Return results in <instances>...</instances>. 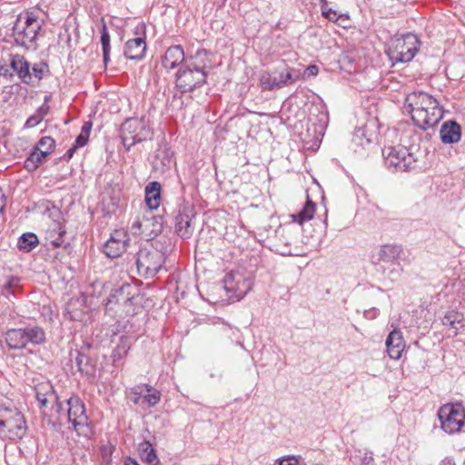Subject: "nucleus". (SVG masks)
Returning <instances> with one entry per match:
<instances>
[{
  "instance_id": "1",
  "label": "nucleus",
  "mask_w": 465,
  "mask_h": 465,
  "mask_svg": "<svg viewBox=\"0 0 465 465\" xmlns=\"http://www.w3.org/2000/svg\"><path fill=\"white\" fill-rule=\"evenodd\" d=\"M404 108L411 115L414 124L423 130L433 127L443 117V110L439 102L422 91L408 94Z\"/></svg>"
},
{
  "instance_id": "2",
  "label": "nucleus",
  "mask_w": 465,
  "mask_h": 465,
  "mask_svg": "<svg viewBox=\"0 0 465 465\" xmlns=\"http://www.w3.org/2000/svg\"><path fill=\"white\" fill-rule=\"evenodd\" d=\"M141 301L139 290L133 284L124 283L111 292L105 303V310L120 314H132L135 312V307Z\"/></svg>"
},
{
  "instance_id": "3",
  "label": "nucleus",
  "mask_w": 465,
  "mask_h": 465,
  "mask_svg": "<svg viewBox=\"0 0 465 465\" xmlns=\"http://www.w3.org/2000/svg\"><path fill=\"white\" fill-rule=\"evenodd\" d=\"M207 77L206 64L188 58L176 74V86L182 93L191 92L202 86Z\"/></svg>"
},
{
  "instance_id": "4",
  "label": "nucleus",
  "mask_w": 465,
  "mask_h": 465,
  "mask_svg": "<svg viewBox=\"0 0 465 465\" xmlns=\"http://www.w3.org/2000/svg\"><path fill=\"white\" fill-rule=\"evenodd\" d=\"M41 26V23L32 13L19 15L13 26L15 43L27 50L36 49V37Z\"/></svg>"
},
{
  "instance_id": "5",
  "label": "nucleus",
  "mask_w": 465,
  "mask_h": 465,
  "mask_svg": "<svg viewBox=\"0 0 465 465\" xmlns=\"http://www.w3.org/2000/svg\"><path fill=\"white\" fill-rule=\"evenodd\" d=\"M420 45L418 36L412 33H407L392 37L388 44L386 53L393 64L409 63L416 55Z\"/></svg>"
},
{
  "instance_id": "6",
  "label": "nucleus",
  "mask_w": 465,
  "mask_h": 465,
  "mask_svg": "<svg viewBox=\"0 0 465 465\" xmlns=\"http://www.w3.org/2000/svg\"><path fill=\"white\" fill-rule=\"evenodd\" d=\"M7 346L11 350H21L31 343L40 345L45 341V332L39 326L10 329L5 334Z\"/></svg>"
},
{
  "instance_id": "7",
  "label": "nucleus",
  "mask_w": 465,
  "mask_h": 465,
  "mask_svg": "<svg viewBox=\"0 0 465 465\" xmlns=\"http://www.w3.org/2000/svg\"><path fill=\"white\" fill-rule=\"evenodd\" d=\"M164 262V253L153 246L141 248L136 253L135 263L138 273L145 279L153 278Z\"/></svg>"
},
{
  "instance_id": "8",
  "label": "nucleus",
  "mask_w": 465,
  "mask_h": 465,
  "mask_svg": "<svg viewBox=\"0 0 465 465\" xmlns=\"http://www.w3.org/2000/svg\"><path fill=\"white\" fill-rule=\"evenodd\" d=\"M385 166L391 172H410L416 168V159L405 146L384 148L382 151Z\"/></svg>"
},
{
  "instance_id": "9",
  "label": "nucleus",
  "mask_w": 465,
  "mask_h": 465,
  "mask_svg": "<svg viewBox=\"0 0 465 465\" xmlns=\"http://www.w3.org/2000/svg\"><path fill=\"white\" fill-rule=\"evenodd\" d=\"M438 416L442 430L448 433H454L464 424L465 411L461 404H446L440 408Z\"/></svg>"
},
{
  "instance_id": "10",
  "label": "nucleus",
  "mask_w": 465,
  "mask_h": 465,
  "mask_svg": "<svg viewBox=\"0 0 465 465\" xmlns=\"http://www.w3.org/2000/svg\"><path fill=\"white\" fill-rule=\"evenodd\" d=\"M252 282L239 272L227 273L223 279V287L230 298L242 299L252 289Z\"/></svg>"
},
{
  "instance_id": "11",
  "label": "nucleus",
  "mask_w": 465,
  "mask_h": 465,
  "mask_svg": "<svg viewBox=\"0 0 465 465\" xmlns=\"http://www.w3.org/2000/svg\"><path fill=\"white\" fill-rule=\"evenodd\" d=\"M26 430L25 420L23 414L17 411L12 412L8 418L0 420V437L15 440L22 439Z\"/></svg>"
},
{
  "instance_id": "12",
  "label": "nucleus",
  "mask_w": 465,
  "mask_h": 465,
  "mask_svg": "<svg viewBox=\"0 0 465 465\" xmlns=\"http://www.w3.org/2000/svg\"><path fill=\"white\" fill-rule=\"evenodd\" d=\"M142 131H145V126L143 122L138 119H129L122 124L121 137L126 150L129 151L133 145L146 139Z\"/></svg>"
},
{
  "instance_id": "13",
  "label": "nucleus",
  "mask_w": 465,
  "mask_h": 465,
  "mask_svg": "<svg viewBox=\"0 0 465 465\" xmlns=\"http://www.w3.org/2000/svg\"><path fill=\"white\" fill-rule=\"evenodd\" d=\"M68 420L74 425V430L79 433L84 432L87 427V416L85 407L82 400L77 396L70 397L66 401Z\"/></svg>"
},
{
  "instance_id": "14",
  "label": "nucleus",
  "mask_w": 465,
  "mask_h": 465,
  "mask_svg": "<svg viewBox=\"0 0 465 465\" xmlns=\"http://www.w3.org/2000/svg\"><path fill=\"white\" fill-rule=\"evenodd\" d=\"M130 236L124 230H115L103 246V252L109 258H117L126 250Z\"/></svg>"
},
{
  "instance_id": "15",
  "label": "nucleus",
  "mask_w": 465,
  "mask_h": 465,
  "mask_svg": "<svg viewBox=\"0 0 465 465\" xmlns=\"http://www.w3.org/2000/svg\"><path fill=\"white\" fill-rule=\"evenodd\" d=\"M297 78L298 75H293L292 69L281 72L278 76H272L270 73L264 72L261 75L260 85L262 90L272 91L294 83Z\"/></svg>"
},
{
  "instance_id": "16",
  "label": "nucleus",
  "mask_w": 465,
  "mask_h": 465,
  "mask_svg": "<svg viewBox=\"0 0 465 465\" xmlns=\"http://www.w3.org/2000/svg\"><path fill=\"white\" fill-rule=\"evenodd\" d=\"M35 398L39 402L40 408L46 407L48 403L55 404L57 411L63 409L62 403L58 400L53 385L49 381L40 382L35 387Z\"/></svg>"
},
{
  "instance_id": "17",
  "label": "nucleus",
  "mask_w": 465,
  "mask_h": 465,
  "mask_svg": "<svg viewBox=\"0 0 465 465\" xmlns=\"http://www.w3.org/2000/svg\"><path fill=\"white\" fill-rule=\"evenodd\" d=\"M10 67L24 84H32L31 64L23 55H12Z\"/></svg>"
},
{
  "instance_id": "18",
  "label": "nucleus",
  "mask_w": 465,
  "mask_h": 465,
  "mask_svg": "<svg viewBox=\"0 0 465 465\" xmlns=\"http://www.w3.org/2000/svg\"><path fill=\"white\" fill-rule=\"evenodd\" d=\"M386 347L391 359L398 360L401 358L405 344L400 331L393 330L390 332L386 339Z\"/></svg>"
},
{
  "instance_id": "19",
  "label": "nucleus",
  "mask_w": 465,
  "mask_h": 465,
  "mask_svg": "<svg viewBox=\"0 0 465 465\" xmlns=\"http://www.w3.org/2000/svg\"><path fill=\"white\" fill-rule=\"evenodd\" d=\"M145 51V38L139 36L125 43L124 54L130 60H140L143 58Z\"/></svg>"
},
{
  "instance_id": "20",
  "label": "nucleus",
  "mask_w": 465,
  "mask_h": 465,
  "mask_svg": "<svg viewBox=\"0 0 465 465\" xmlns=\"http://www.w3.org/2000/svg\"><path fill=\"white\" fill-rule=\"evenodd\" d=\"M187 59L181 45H173L165 51L162 64L164 68L173 69L180 64H184Z\"/></svg>"
},
{
  "instance_id": "21",
  "label": "nucleus",
  "mask_w": 465,
  "mask_h": 465,
  "mask_svg": "<svg viewBox=\"0 0 465 465\" xmlns=\"http://www.w3.org/2000/svg\"><path fill=\"white\" fill-rule=\"evenodd\" d=\"M440 140L443 143H455L460 140L461 127L455 121H447L442 124L440 130Z\"/></svg>"
},
{
  "instance_id": "22",
  "label": "nucleus",
  "mask_w": 465,
  "mask_h": 465,
  "mask_svg": "<svg viewBox=\"0 0 465 465\" xmlns=\"http://www.w3.org/2000/svg\"><path fill=\"white\" fill-rule=\"evenodd\" d=\"M191 221V214L185 211L179 212L175 216V232L181 238L188 239L192 236L193 229Z\"/></svg>"
},
{
  "instance_id": "23",
  "label": "nucleus",
  "mask_w": 465,
  "mask_h": 465,
  "mask_svg": "<svg viewBox=\"0 0 465 465\" xmlns=\"http://www.w3.org/2000/svg\"><path fill=\"white\" fill-rule=\"evenodd\" d=\"M161 184L158 182H151L145 187V203L147 211L153 212L160 205Z\"/></svg>"
},
{
  "instance_id": "24",
  "label": "nucleus",
  "mask_w": 465,
  "mask_h": 465,
  "mask_svg": "<svg viewBox=\"0 0 465 465\" xmlns=\"http://www.w3.org/2000/svg\"><path fill=\"white\" fill-rule=\"evenodd\" d=\"M65 234V229L62 223L53 222L48 228L46 232V240L49 242L53 248H59L64 243V237Z\"/></svg>"
},
{
  "instance_id": "25",
  "label": "nucleus",
  "mask_w": 465,
  "mask_h": 465,
  "mask_svg": "<svg viewBox=\"0 0 465 465\" xmlns=\"http://www.w3.org/2000/svg\"><path fill=\"white\" fill-rule=\"evenodd\" d=\"M441 322L444 326L450 327L453 330V334L457 335L458 331L464 326V317L462 313L452 310L444 314L441 319Z\"/></svg>"
},
{
  "instance_id": "26",
  "label": "nucleus",
  "mask_w": 465,
  "mask_h": 465,
  "mask_svg": "<svg viewBox=\"0 0 465 465\" xmlns=\"http://www.w3.org/2000/svg\"><path fill=\"white\" fill-rule=\"evenodd\" d=\"M138 451L141 459L149 465H159L160 460L155 450L149 441L143 440L141 442L138 446Z\"/></svg>"
},
{
  "instance_id": "27",
  "label": "nucleus",
  "mask_w": 465,
  "mask_h": 465,
  "mask_svg": "<svg viewBox=\"0 0 465 465\" xmlns=\"http://www.w3.org/2000/svg\"><path fill=\"white\" fill-rule=\"evenodd\" d=\"M402 252L401 246L396 244H385L378 252L379 260L385 262H392L398 260Z\"/></svg>"
},
{
  "instance_id": "28",
  "label": "nucleus",
  "mask_w": 465,
  "mask_h": 465,
  "mask_svg": "<svg viewBox=\"0 0 465 465\" xmlns=\"http://www.w3.org/2000/svg\"><path fill=\"white\" fill-rule=\"evenodd\" d=\"M133 344V339L130 336H121L119 343L114 349L112 353V358L114 363L116 364L117 361L123 360L128 353Z\"/></svg>"
},
{
  "instance_id": "29",
  "label": "nucleus",
  "mask_w": 465,
  "mask_h": 465,
  "mask_svg": "<svg viewBox=\"0 0 465 465\" xmlns=\"http://www.w3.org/2000/svg\"><path fill=\"white\" fill-rule=\"evenodd\" d=\"M161 392L153 389L149 384H144V392L143 393V409L153 408L157 405L161 400Z\"/></svg>"
},
{
  "instance_id": "30",
  "label": "nucleus",
  "mask_w": 465,
  "mask_h": 465,
  "mask_svg": "<svg viewBox=\"0 0 465 465\" xmlns=\"http://www.w3.org/2000/svg\"><path fill=\"white\" fill-rule=\"evenodd\" d=\"M146 220H149V231L145 233L147 237L157 236L163 231V219L161 215H154L153 212L146 211Z\"/></svg>"
},
{
  "instance_id": "31",
  "label": "nucleus",
  "mask_w": 465,
  "mask_h": 465,
  "mask_svg": "<svg viewBox=\"0 0 465 465\" xmlns=\"http://www.w3.org/2000/svg\"><path fill=\"white\" fill-rule=\"evenodd\" d=\"M47 155L46 151H38V149L34 148L30 155L25 161V169L29 172L35 171Z\"/></svg>"
},
{
  "instance_id": "32",
  "label": "nucleus",
  "mask_w": 465,
  "mask_h": 465,
  "mask_svg": "<svg viewBox=\"0 0 465 465\" xmlns=\"http://www.w3.org/2000/svg\"><path fill=\"white\" fill-rule=\"evenodd\" d=\"M101 45H102V50H103V61L104 64V66H107V64L110 61V35L107 30L106 24L104 20H102V29H101Z\"/></svg>"
},
{
  "instance_id": "33",
  "label": "nucleus",
  "mask_w": 465,
  "mask_h": 465,
  "mask_svg": "<svg viewBox=\"0 0 465 465\" xmlns=\"http://www.w3.org/2000/svg\"><path fill=\"white\" fill-rule=\"evenodd\" d=\"M315 212V204L308 198L304 207L296 214H292L293 222L302 224L304 222L311 220Z\"/></svg>"
},
{
  "instance_id": "34",
  "label": "nucleus",
  "mask_w": 465,
  "mask_h": 465,
  "mask_svg": "<svg viewBox=\"0 0 465 465\" xmlns=\"http://www.w3.org/2000/svg\"><path fill=\"white\" fill-rule=\"evenodd\" d=\"M38 244L37 236L35 233H24L18 239V248L25 252L32 251Z\"/></svg>"
},
{
  "instance_id": "35",
  "label": "nucleus",
  "mask_w": 465,
  "mask_h": 465,
  "mask_svg": "<svg viewBox=\"0 0 465 465\" xmlns=\"http://www.w3.org/2000/svg\"><path fill=\"white\" fill-rule=\"evenodd\" d=\"M20 279L15 276H9L6 278L5 283L2 285L0 292L2 295L9 298L14 295V289L19 285Z\"/></svg>"
},
{
  "instance_id": "36",
  "label": "nucleus",
  "mask_w": 465,
  "mask_h": 465,
  "mask_svg": "<svg viewBox=\"0 0 465 465\" xmlns=\"http://www.w3.org/2000/svg\"><path fill=\"white\" fill-rule=\"evenodd\" d=\"M49 72V66L45 62H39L35 64L31 67V75H32V85L35 83V80L40 81L43 79L45 73Z\"/></svg>"
},
{
  "instance_id": "37",
  "label": "nucleus",
  "mask_w": 465,
  "mask_h": 465,
  "mask_svg": "<svg viewBox=\"0 0 465 465\" xmlns=\"http://www.w3.org/2000/svg\"><path fill=\"white\" fill-rule=\"evenodd\" d=\"M76 365L78 371L85 375H92L94 368L89 364V358L84 354L78 353L76 357Z\"/></svg>"
},
{
  "instance_id": "38",
  "label": "nucleus",
  "mask_w": 465,
  "mask_h": 465,
  "mask_svg": "<svg viewBox=\"0 0 465 465\" xmlns=\"http://www.w3.org/2000/svg\"><path fill=\"white\" fill-rule=\"evenodd\" d=\"M173 155V153L169 148L164 146L157 151L156 157L161 161L163 166L170 168L171 165L174 163Z\"/></svg>"
},
{
  "instance_id": "39",
  "label": "nucleus",
  "mask_w": 465,
  "mask_h": 465,
  "mask_svg": "<svg viewBox=\"0 0 465 465\" xmlns=\"http://www.w3.org/2000/svg\"><path fill=\"white\" fill-rule=\"evenodd\" d=\"M149 220H146V212L143 213L142 219L140 217H137L135 221L132 224V230L134 232H137L136 230L139 231V233L144 234L147 233V231H149Z\"/></svg>"
},
{
  "instance_id": "40",
  "label": "nucleus",
  "mask_w": 465,
  "mask_h": 465,
  "mask_svg": "<svg viewBox=\"0 0 465 465\" xmlns=\"http://www.w3.org/2000/svg\"><path fill=\"white\" fill-rule=\"evenodd\" d=\"M55 147V141L50 136L42 137L35 147L38 151H46L49 154Z\"/></svg>"
},
{
  "instance_id": "41",
  "label": "nucleus",
  "mask_w": 465,
  "mask_h": 465,
  "mask_svg": "<svg viewBox=\"0 0 465 465\" xmlns=\"http://www.w3.org/2000/svg\"><path fill=\"white\" fill-rule=\"evenodd\" d=\"M144 392V384L133 388L130 391V400L138 406L143 405V393Z\"/></svg>"
},
{
  "instance_id": "42",
  "label": "nucleus",
  "mask_w": 465,
  "mask_h": 465,
  "mask_svg": "<svg viewBox=\"0 0 465 465\" xmlns=\"http://www.w3.org/2000/svg\"><path fill=\"white\" fill-rule=\"evenodd\" d=\"M352 140L356 144H359L362 147L371 143V138L366 136L365 130L361 128L355 131Z\"/></svg>"
},
{
  "instance_id": "43",
  "label": "nucleus",
  "mask_w": 465,
  "mask_h": 465,
  "mask_svg": "<svg viewBox=\"0 0 465 465\" xmlns=\"http://www.w3.org/2000/svg\"><path fill=\"white\" fill-rule=\"evenodd\" d=\"M43 119H41L40 116H38L35 113L31 115L25 124V128H33L37 126Z\"/></svg>"
},
{
  "instance_id": "44",
  "label": "nucleus",
  "mask_w": 465,
  "mask_h": 465,
  "mask_svg": "<svg viewBox=\"0 0 465 465\" xmlns=\"http://www.w3.org/2000/svg\"><path fill=\"white\" fill-rule=\"evenodd\" d=\"M327 19L332 22H337L339 19H349V15H338L335 10L330 9L328 10V15H325Z\"/></svg>"
},
{
  "instance_id": "45",
  "label": "nucleus",
  "mask_w": 465,
  "mask_h": 465,
  "mask_svg": "<svg viewBox=\"0 0 465 465\" xmlns=\"http://www.w3.org/2000/svg\"><path fill=\"white\" fill-rule=\"evenodd\" d=\"M46 102H47V97H45V103L40 107H38V109L35 112V114L38 116H40L41 119H44L49 111V105L46 104Z\"/></svg>"
},
{
  "instance_id": "46",
  "label": "nucleus",
  "mask_w": 465,
  "mask_h": 465,
  "mask_svg": "<svg viewBox=\"0 0 465 465\" xmlns=\"http://www.w3.org/2000/svg\"><path fill=\"white\" fill-rule=\"evenodd\" d=\"M88 139L89 137H87L86 135H84V134H79L76 139H75V142H74V146L79 148V147H83L84 146L87 142H88Z\"/></svg>"
},
{
  "instance_id": "47",
  "label": "nucleus",
  "mask_w": 465,
  "mask_h": 465,
  "mask_svg": "<svg viewBox=\"0 0 465 465\" xmlns=\"http://www.w3.org/2000/svg\"><path fill=\"white\" fill-rule=\"evenodd\" d=\"M92 129V123L91 122H84L82 128H81V134L86 135L89 137L90 133Z\"/></svg>"
},
{
  "instance_id": "48",
  "label": "nucleus",
  "mask_w": 465,
  "mask_h": 465,
  "mask_svg": "<svg viewBox=\"0 0 465 465\" xmlns=\"http://www.w3.org/2000/svg\"><path fill=\"white\" fill-rule=\"evenodd\" d=\"M378 314H379V310L376 308H371V309L364 312V316L367 319H374L378 316Z\"/></svg>"
},
{
  "instance_id": "49",
  "label": "nucleus",
  "mask_w": 465,
  "mask_h": 465,
  "mask_svg": "<svg viewBox=\"0 0 465 465\" xmlns=\"http://www.w3.org/2000/svg\"><path fill=\"white\" fill-rule=\"evenodd\" d=\"M14 74V72L12 71L10 65L7 66V65H2L0 66V75H3V76H12Z\"/></svg>"
},
{
  "instance_id": "50",
  "label": "nucleus",
  "mask_w": 465,
  "mask_h": 465,
  "mask_svg": "<svg viewBox=\"0 0 465 465\" xmlns=\"http://www.w3.org/2000/svg\"><path fill=\"white\" fill-rule=\"evenodd\" d=\"M362 465H374V459L372 455L366 453L361 459Z\"/></svg>"
},
{
  "instance_id": "51",
  "label": "nucleus",
  "mask_w": 465,
  "mask_h": 465,
  "mask_svg": "<svg viewBox=\"0 0 465 465\" xmlns=\"http://www.w3.org/2000/svg\"><path fill=\"white\" fill-rule=\"evenodd\" d=\"M5 203H6L5 195L4 194L2 189L0 188V214H2L4 213Z\"/></svg>"
},
{
  "instance_id": "52",
  "label": "nucleus",
  "mask_w": 465,
  "mask_h": 465,
  "mask_svg": "<svg viewBox=\"0 0 465 465\" xmlns=\"http://www.w3.org/2000/svg\"><path fill=\"white\" fill-rule=\"evenodd\" d=\"M321 9H322V14L323 16L328 15V10H330L331 8L328 6L327 0H321Z\"/></svg>"
},
{
  "instance_id": "53",
  "label": "nucleus",
  "mask_w": 465,
  "mask_h": 465,
  "mask_svg": "<svg viewBox=\"0 0 465 465\" xmlns=\"http://www.w3.org/2000/svg\"><path fill=\"white\" fill-rule=\"evenodd\" d=\"M77 147H75L74 145L73 147H71L64 155V159L65 160H69L73 157L74 152L76 151Z\"/></svg>"
},
{
  "instance_id": "54",
  "label": "nucleus",
  "mask_w": 465,
  "mask_h": 465,
  "mask_svg": "<svg viewBox=\"0 0 465 465\" xmlns=\"http://www.w3.org/2000/svg\"><path fill=\"white\" fill-rule=\"evenodd\" d=\"M124 465H140V464L134 459L127 458L125 460Z\"/></svg>"
},
{
  "instance_id": "55",
  "label": "nucleus",
  "mask_w": 465,
  "mask_h": 465,
  "mask_svg": "<svg viewBox=\"0 0 465 465\" xmlns=\"http://www.w3.org/2000/svg\"><path fill=\"white\" fill-rule=\"evenodd\" d=\"M440 465H454L452 460L445 459L441 461Z\"/></svg>"
},
{
  "instance_id": "56",
  "label": "nucleus",
  "mask_w": 465,
  "mask_h": 465,
  "mask_svg": "<svg viewBox=\"0 0 465 465\" xmlns=\"http://www.w3.org/2000/svg\"><path fill=\"white\" fill-rule=\"evenodd\" d=\"M206 54V52H205V51H198V52L196 53V54H195V57H194V58H195V59H198V58H200L203 54Z\"/></svg>"
},
{
  "instance_id": "57",
  "label": "nucleus",
  "mask_w": 465,
  "mask_h": 465,
  "mask_svg": "<svg viewBox=\"0 0 465 465\" xmlns=\"http://www.w3.org/2000/svg\"><path fill=\"white\" fill-rule=\"evenodd\" d=\"M309 70L311 71L312 74H316L318 69L315 65H312L309 67Z\"/></svg>"
}]
</instances>
